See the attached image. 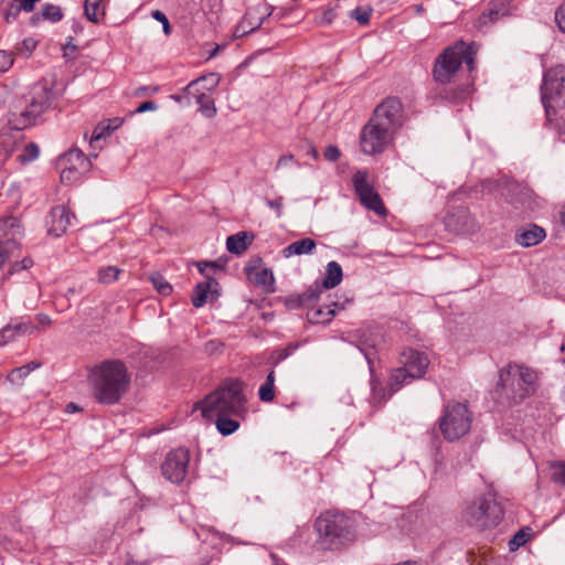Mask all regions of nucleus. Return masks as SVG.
<instances>
[{
	"instance_id": "13",
	"label": "nucleus",
	"mask_w": 565,
	"mask_h": 565,
	"mask_svg": "<svg viewBox=\"0 0 565 565\" xmlns=\"http://www.w3.org/2000/svg\"><path fill=\"white\" fill-rule=\"evenodd\" d=\"M369 172L366 170H359L353 175V185L361 203L369 210L374 211L379 215L385 214L384 204L380 195L374 191L373 186L369 183Z\"/></svg>"
},
{
	"instance_id": "55",
	"label": "nucleus",
	"mask_w": 565,
	"mask_h": 565,
	"mask_svg": "<svg viewBox=\"0 0 565 565\" xmlns=\"http://www.w3.org/2000/svg\"><path fill=\"white\" fill-rule=\"evenodd\" d=\"M335 17V12L332 9H328L322 13L321 21L326 23H331Z\"/></svg>"
},
{
	"instance_id": "29",
	"label": "nucleus",
	"mask_w": 565,
	"mask_h": 565,
	"mask_svg": "<svg viewBox=\"0 0 565 565\" xmlns=\"http://www.w3.org/2000/svg\"><path fill=\"white\" fill-rule=\"evenodd\" d=\"M121 273L117 266H102L97 270V280L103 285H109L118 280Z\"/></svg>"
},
{
	"instance_id": "19",
	"label": "nucleus",
	"mask_w": 565,
	"mask_h": 565,
	"mask_svg": "<svg viewBox=\"0 0 565 565\" xmlns=\"http://www.w3.org/2000/svg\"><path fill=\"white\" fill-rule=\"evenodd\" d=\"M245 270L248 279L254 285L262 287L269 292H273L275 290V278L270 269L263 267L259 263H257L255 265H247Z\"/></svg>"
},
{
	"instance_id": "61",
	"label": "nucleus",
	"mask_w": 565,
	"mask_h": 565,
	"mask_svg": "<svg viewBox=\"0 0 565 565\" xmlns=\"http://www.w3.org/2000/svg\"><path fill=\"white\" fill-rule=\"evenodd\" d=\"M294 349H295V348L290 347V348H286V349L281 350V351H280V353H279V358H278V359H279V360H284V359H286V358L291 353V351H292Z\"/></svg>"
},
{
	"instance_id": "15",
	"label": "nucleus",
	"mask_w": 565,
	"mask_h": 565,
	"mask_svg": "<svg viewBox=\"0 0 565 565\" xmlns=\"http://www.w3.org/2000/svg\"><path fill=\"white\" fill-rule=\"evenodd\" d=\"M445 223L450 231L459 234L472 233L476 230L475 218L465 207L455 209L446 216Z\"/></svg>"
},
{
	"instance_id": "6",
	"label": "nucleus",
	"mask_w": 565,
	"mask_h": 565,
	"mask_svg": "<svg viewBox=\"0 0 565 565\" xmlns=\"http://www.w3.org/2000/svg\"><path fill=\"white\" fill-rule=\"evenodd\" d=\"M501 505L492 495H479L467 504L462 518L470 525L483 530L495 526L502 519Z\"/></svg>"
},
{
	"instance_id": "16",
	"label": "nucleus",
	"mask_w": 565,
	"mask_h": 565,
	"mask_svg": "<svg viewBox=\"0 0 565 565\" xmlns=\"http://www.w3.org/2000/svg\"><path fill=\"white\" fill-rule=\"evenodd\" d=\"M74 217L64 205L53 207L47 216V233L55 237L62 236L71 225V218Z\"/></svg>"
},
{
	"instance_id": "49",
	"label": "nucleus",
	"mask_w": 565,
	"mask_h": 565,
	"mask_svg": "<svg viewBox=\"0 0 565 565\" xmlns=\"http://www.w3.org/2000/svg\"><path fill=\"white\" fill-rule=\"evenodd\" d=\"M29 373H30V364H25L23 366L13 369L10 374V379H11V381H14L15 379L21 380V379L25 377L26 375H29Z\"/></svg>"
},
{
	"instance_id": "39",
	"label": "nucleus",
	"mask_w": 565,
	"mask_h": 565,
	"mask_svg": "<svg viewBox=\"0 0 565 565\" xmlns=\"http://www.w3.org/2000/svg\"><path fill=\"white\" fill-rule=\"evenodd\" d=\"M552 469V479L557 483L565 484V461L554 462Z\"/></svg>"
},
{
	"instance_id": "31",
	"label": "nucleus",
	"mask_w": 565,
	"mask_h": 565,
	"mask_svg": "<svg viewBox=\"0 0 565 565\" xmlns=\"http://www.w3.org/2000/svg\"><path fill=\"white\" fill-rule=\"evenodd\" d=\"M337 309H344V306H339L338 302H332L327 306V310L319 308L310 312V320L315 322H326L329 321L334 315Z\"/></svg>"
},
{
	"instance_id": "33",
	"label": "nucleus",
	"mask_w": 565,
	"mask_h": 565,
	"mask_svg": "<svg viewBox=\"0 0 565 565\" xmlns=\"http://www.w3.org/2000/svg\"><path fill=\"white\" fill-rule=\"evenodd\" d=\"M120 118H115L107 125L100 124L98 125L92 136L90 143L95 141H99L102 138H104L106 135H109L113 130L117 129L121 125Z\"/></svg>"
},
{
	"instance_id": "43",
	"label": "nucleus",
	"mask_w": 565,
	"mask_h": 565,
	"mask_svg": "<svg viewBox=\"0 0 565 565\" xmlns=\"http://www.w3.org/2000/svg\"><path fill=\"white\" fill-rule=\"evenodd\" d=\"M529 537L530 535L527 533H525L523 530H520L510 541V550L513 551L524 545L527 542Z\"/></svg>"
},
{
	"instance_id": "25",
	"label": "nucleus",
	"mask_w": 565,
	"mask_h": 565,
	"mask_svg": "<svg viewBox=\"0 0 565 565\" xmlns=\"http://www.w3.org/2000/svg\"><path fill=\"white\" fill-rule=\"evenodd\" d=\"M343 278L342 267L337 262H330L327 265L326 276L322 281V286L326 289H331L338 286Z\"/></svg>"
},
{
	"instance_id": "32",
	"label": "nucleus",
	"mask_w": 565,
	"mask_h": 565,
	"mask_svg": "<svg viewBox=\"0 0 565 565\" xmlns=\"http://www.w3.org/2000/svg\"><path fill=\"white\" fill-rule=\"evenodd\" d=\"M217 430L226 436L233 434L239 426L238 422L230 416H215L214 419Z\"/></svg>"
},
{
	"instance_id": "27",
	"label": "nucleus",
	"mask_w": 565,
	"mask_h": 565,
	"mask_svg": "<svg viewBox=\"0 0 565 565\" xmlns=\"http://www.w3.org/2000/svg\"><path fill=\"white\" fill-rule=\"evenodd\" d=\"M254 11H255L254 9L247 10L244 18L242 19V21L237 28V31H241L242 34H247L249 32L257 30L263 24L264 20L266 19L265 15L255 17Z\"/></svg>"
},
{
	"instance_id": "58",
	"label": "nucleus",
	"mask_w": 565,
	"mask_h": 565,
	"mask_svg": "<svg viewBox=\"0 0 565 565\" xmlns=\"http://www.w3.org/2000/svg\"><path fill=\"white\" fill-rule=\"evenodd\" d=\"M36 45V42L33 39H25L23 41V46L26 51H32Z\"/></svg>"
},
{
	"instance_id": "47",
	"label": "nucleus",
	"mask_w": 565,
	"mask_h": 565,
	"mask_svg": "<svg viewBox=\"0 0 565 565\" xmlns=\"http://www.w3.org/2000/svg\"><path fill=\"white\" fill-rule=\"evenodd\" d=\"M323 156L326 160L335 162L337 160H339L341 152L337 146L330 145L324 149Z\"/></svg>"
},
{
	"instance_id": "21",
	"label": "nucleus",
	"mask_w": 565,
	"mask_h": 565,
	"mask_svg": "<svg viewBox=\"0 0 565 565\" xmlns=\"http://www.w3.org/2000/svg\"><path fill=\"white\" fill-rule=\"evenodd\" d=\"M217 281L206 275V279L202 282H199L193 291L192 296V305L195 308H201L206 303L207 296L214 291V288L217 286Z\"/></svg>"
},
{
	"instance_id": "24",
	"label": "nucleus",
	"mask_w": 565,
	"mask_h": 565,
	"mask_svg": "<svg viewBox=\"0 0 565 565\" xmlns=\"http://www.w3.org/2000/svg\"><path fill=\"white\" fill-rule=\"evenodd\" d=\"M544 237L545 231L537 225H533L529 230L520 233L516 236V242L521 246L531 247L537 245Z\"/></svg>"
},
{
	"instance_id": "57",
	"label": "nucleus",
	"mask_w": 565,
	"mask_h": 565,
	"mask_svg": "<svg viewBox=\"0 0 565 565\" xmlns=\"http://www.w3.org/2000/svg\"><path fill=\"white\" fill-rule=\"evenodd\" d=\"M158 90H159V88L157 86H154V87L142 86V87L138 88L137 94L138 95H148V94L157 93Z\"/></svg>"
},
{
	"instance_id": "5",
	"label": "nucleus",
	"mask_w": 565,
	"mask_h": 565,
	"mask_svg": "<svg viewBox=\"0 0 565 565\" xmlns=\"http://www.w3.org/2000/svg\"><path fill=\"white\" fill-rule=\"evenodd\" d=\"M478 50L479 45L476 42L456 41L436 57L433 71H459L462 64L468 71H475Z\"/></svg>"
},
{
	"instance_id": "64",
	"label": "nucleus",
	"mask_w": 565,
	"mask_h": 565,
	"mask_svg": "<svg viewBox=\"0 0 565 565\" xmlns=\"http://www.w3.org/2000/svg\"><path fill=\"white\" fill-rule=\"evenodd\" d=\"M309 153L315 158L317 159L318 158V151L316 148L311 147L310 150H309Z\"/></svg>"
},
{
	"instance_id": "9",
	"label": "nucleus",
	"mask_w": 565,
	"mask_h": 565,
	"mask_svg": "<svg viewBox=\"0 0 565 565\" xmlns=\"http://www.w3.org/2000/svg\"><path fill=\"white\" fill-rule=\"evenodd\" d=\"M541 94L546 117L550 120L551 111H555V108L561 106L565 96V73H544Z\"/></svg>"
},
{
	"instance_id": "41",
	"label": "nucleus",
	"mask_w": 565,
	"mask_h": 565,
	"mask_svg": "<svg viewBox=\"0 0 565 565\" xmlns=\"http://www.w3.org/2000/svg\"><path fill=\"white\" fill-rule=\"evenodd\" d=\"M19 334L17 333V330H14L12 324H8V326L3 327L0 330V345H3L6 343H8L9 341H12Z\"/></svg>"
},
{
	"instance_id": "45",
	"label": "nucleus",
	"mask_w": 565,
	"mask_h": 565,
	"mask_svg": "<svg viewBox=\"0 0 565 565\" xmlns=\"http://www.w3.org/2000/svg\"><path fill=\"white\" fill-rule=\"evenodd\" d=\"M39 1L40 0H13V2L18 3L15 7V13L21 12V11H24V12L33 11L36 2H39Z\"/></svg>"
},
{
	"instance_id": "46",
	"label": "nucleus",
	"mask_w": 565,
	"mask_h": 565,
	"mask_svg": "<svg viewBox=\"0 0 565 565\" xmlns=\"http://www.w3.org/2000/svg\"><path fill=\"white\" fill-rule=\"evenodd\" d=\"M555 22L558 29L565 33V1L555 11Z\"/></svg>"
},
{
	"instance_id": "60",
	"label": "nucleus",
	"mask_w": 565,
	"mask_h": 565,
	"mask_svg": "<svg viewBox=\"0 0 565 565\" xmlns=\"http://www.w3.org/2000/svg\"><path fill=\"white\" fill-rule=\"evenodd\" d=\"M19 263L21 264V268H23V269H28V268L32 267V265H33V260L29 257L23 258Z\"/></svg>"
},
{
	"instance_id": "42",
	"label": "nucleus",
	"mask_w": 565,
	"mask_h": 565,
	"mask_svg": "<svg viewBox=\"0 0 565 565\" xmlns=\"http://www.w3.org/2000/svg\"><path fill=\"white\" fill-rule=\"evenodd\" d=\"M151 17L154 20L159 21L160 24H162V29H163L164 34L169 35L171 33V31H172L171 25L169 23L168 18L166 17V14L162 11L153 10L151 12Z\"/></svg>"
},
{
	"instance_id": "11",
	"label": "nucleus",
	"mask_w": 565,
	"mask_h": 565,
	"mask_svg": "<svg viewBox=\"0 0 565 565\" xmlns=\"http://www.w3.org/2000/svg\"><path fill=\"white\" fill-rule=\"evenodd\" d=\"M190 451L184 447L171 450L161 466L162 475L173 483H181L188 473Z\"/></svg>"
},
{
	"instance_id": "10",
	"label": "nucleus",
	"mask_w": 565,
	"mask_h": 565,
	"mask_svg": "<svg viewBox=\"0 0 565 565\" xmlns=\"http://www.w3.org/2000/svg\"><path fill=\"white\" fill-rule=\"evenodd\" d=\"M57 167L61 170V180L72 183L89 170L90 162L82 150L71 149L58 158Z\"/></svg>"
},
{
	"instance_id": "37",
	"label": "nucleus",
	"mask_w": 565,
	"mask_h": 565,
	"mask_svg": "<svg viewBox=\"0 0 565 565\" xmlns=\"http://www.w3.org/2000/svg\"><path fill=\"white\" fill-rule=\"evenodd\" d=\"M373 10L370 7H358L351 11L350 17L361 25L369 23Z\"/></svg>"
},
{
	"instance_id": "26",
	"label": "nucleus",
	"mask_w": 565,
	"mask_h": 565,
	"mask_svg": "<svg viewBox=\"0 0 565 565\" xmlns=\"http://www.w3.org/2000/svg\"><path fill=\"white\" fill-rule=\"evenodd\" d=\"M250 244L246 232H239L231 235L226 239V248L230 253L239 255L245 252Z\"/></svg>"
},
{
	"instance_id": "44",
	"label": "nucleus",
	"mask_w": 565,
	"mask_h": 565,
	"mask_svg": "<svg viewBox=\"0 0 565 565\" xmlns=\"http://www.w3.org/2000/svg\"><path fill=\"white\" fill-rule=\"evenodd\" d=\"M12 53L0 51V71H9L13 66Z\"/></svg>"
},
{
	"instance_id": "7",
	"label": "nucleus",
	"mask_w": 565,
	"mask_h": 565,
	"mask_svg": "<svg viewBox=\"0 0 565 565\" xmlns=\"http://www.w3.org/2000/svg\"><path fill=\"white\" fill-rule=\"evenodd\" d=\"M472 414L467 404L449 402L445 405L439 418V429L448 441L463 437L471 428Z\"/></svg>"
},
{
	"instance_id": "62",
	"label": "nucleus",
	"mask_w": 565,
	"mask_h": 565,
	"mask_svg": "<svg viewBox=\"0 0 565 565\" xmlns=\"http://www.w3.org/2000/svg\"><path fill=\"white\" fill-rule=\"evenodd\" d=\"M23 268H21V264L19 262H15L14 264H12L10 270H9V274L12 275L14 273H18L20 270H22Z\"/></svg>"
},
{
	"instance_id": "50",
	"label": "nucleus",
	"mask_w": 565,
	"mask_h": 565,
	"mask_svg": "<svg viewBox=\"0 0 565 565\" xmlns=\"http://www.w3.org/2000/svg\"><path fill=\"white\" fill-rule=\"evenodd\" d=\"M6 1L10 4V9L4 13V19L7 22H10L11 20H15L20 12L15 13L17 2H13V0Z\"/></svg>"
},
{
	"instance_id": "3",
	"label": "nucleus",
	"mask_w": 565,
	"mask_h": 565,
	"mask_svg": "<svg viewBox=\"0 0 565 565\" xmlns=\"http://www.w3.org/2000/svg\"><path fill=\"white\" fill-rule=\"evenodd\" d=\"M317 544L321 550L339 551L356 540V522L339 511H324L315 522Z\"/></svg>"
},
{
	"instance_id": "22",
	"label": "nucleus",
	"mask_w": 565,
	"mask_h": 565,
	"mask_svg": "<svg viewBox=\"0 0 565 565\" xmlns=\"http://www.w3.org/2000/svg\"><path fill=\"white\" fill-rule=\"evenodd\" d=\"M21 236V224L17 217L8 216L0 221V241L14 239L19 242Z\"/></svg>"
},
{
	"instance_id": "40",
	"label": "nucleus",
	"mask_w": 565,
	"mask_h": 565,
	"mask_svg": "<svg viewBox=\"0 0 565 565\" xmlns=\"http://www.w3.org/2000/svg\"><path fill=\"white\" fill-rule=\"evenodd\" d=\"M12 326L19 335L31 334L39 330V327H36L31 320L21 321Z\"/></svg>"
},
{
	"instance_id": "28",
	"label": "nucleus",
	"mask_w": 565,
	"mask_h": 565,
	"mask_svg": "<svg viewBox=\"0 0 565 565\" xmlns=\"http://www.w3.org/2000/svg\"><path fill=\"white\" fill-rule=\"evenodd\" d=\"M275 381L276 375L274 371H270L258 390V397L262 402L269 403L275 398Z\"/></svg>"
},
{
	"instance_id": "14",
	"label": "nucleus",
	"mask_w": 565,
	"mask_h": 565,
	"mask_svg": "<svg viewBox=\"0 0 565 565\" xmlns=\"http://www.w3.org/2000/svg\"><path fill=\"white\" fill-rule=\"evenodd\" d=\"M402 367L408 373L409 381L422 379L429 365L428 358L417 350L406 349L401 354Z\"/></svg>"
},
{
	"instance_id": "38",
	"label": "nucleus",
	"mask_w": 565,
	"mask_h": 565,
	"mask_svg": "<svg viewBox=\"0 0 565 565\" xmlns=\"http://www.w3.org/2000/svg\"><path fill=\"white\" fill-rule=\"evenodd\" d=\"M39 153H40V149H39L38 145L31 142L24 147L22 153L19 154L18 159L23 163L31 162L39 157Z\"/></svg>"
},
{
	"instance_id": "12",
	"label": "nucleus",
	"mask_w": 565,
	"mask_h": 565,
	"mask_svg": "<svg viewBox=\"0 0 565 565\" xmlns=\"http://www.w3.org/2000/svg\"><path fill=\"white\" fill-rule=\"evenodd\" d=\"M370 118L397 132L403 126V104L396 97H386L375 107Z\"/></svg>"
},
{
	"instance_id": "34",
	"label": "nucleus",
	"mask_w": 565,
	"mask_h": 565,
	"mask_svg": "<svg viewBox=\"0 0 565 565\" xmlns=\"http://www.w3.org/2000/svg\"><path fill=\"white\" fill-rule=\"evenodd\" d=\"M408 373L401 366L393 371L390 376V387L396 392L402 385L409 383Z\"/></svg>"
},
{
	"instance_id": "54",
	"label": "nucleus",
	"mask_w": 565,
	"mask_h": 565,
	"mask_svg": "<svg viewBox=\"0 0 565 565\" xmlns=\"http://www.w3.org/2000/svg\"><path fill=\"white\" fill-rule=\"evenodd\" d=\"M284 200L282 198H277L275 200H268L267 205L271 209H274L277 212V215H281V209H282Z\"/></svg>"
},
{
	"instance_id": "53",
	"label": "nucleus",
	"mask_w": 565,
	"mask_h": 565,
	"mask_svg": "<svg viewBox=\"0 0 565 565\" xmlns=\"http://www.w3.org/2000/svg\"><path fill=\"white\" fill-rule=\"evenodd\" d=\"M77 50V46L73 43V39L70 38V40L66 42V44L63 46V56L65 58H70L72 54Z\"/></svg>"
},
{
	"instance_id": "36",
	"label": "nucleus",
	"mask_w": 565,
	"mask_h": 565,
	"mask_svg": "<svg viewBox=\"0 0 565 565\" xmlns=\"http://www.w3.org/2000/svg\"><path fill=\"white\" fill-rule=\"evenodd\" d=\"M41 15L44 20L58 22L63 18L62 10L58 6L46 3L42 7Z\"/></svg>"
},
{
	"instance_id": "18",
	"label": "nucleus",
	"mask_w": 565,
	"mask_h": 565,
	"mask_svg": "<svg viewBox=\"0 0 565 565\" xmlns=\"http://www.w3.org/2000/svg\"><path fill=\"white\" fill-rule=\"evenodd\" d=\"M508 15H510L509 0H491L479 17L478 24L479 26L488 25Z\"/></svg>"
},
{
	"instance_id": "4",
	"label": "nucleus",
	"mask_w": 565,
	"mask_h": 565,
	"mask_svg": "<svg viewBox=\"0 0 565 565\" xmlns=\"http://www.w3.org/2000/svg\"><path fill=\"white\" fill-rule=\"evenodd\" d=\"M202 416L213 420L215 416H241L245 412L242 383L231 381L198 403Z\"/></svg>"
},
{
	"instance_id": "17",
	"label": "nucleus",
	"mask_w": 565,
	"mask_h": 565,
	"mask_svg": "<svg viewBox=\"0 0 565 565\" xmlns=\"http://www.w3.org/2000/svg\"><path fill=\"white\" fill-rule=\"evenodd\" d=\"M512 376L513 382L516 381L519 385L523 384L525 386H531L535 380L536 375L533 371L523 366H514L510 367L509 371H502L500 374V383L503 387L508 386L509 379ZM529 394V388L523 387L522 393L519 394L521 398Z\"/></svg>"
},
{
	"instance_id": "30",
	"label": "nucleus",
	"mask_w": 565,
	"mask_h": 565,
	"mask_svg": "<svg viewBox=\"0 0 565 565\" xmlns=\"http://www.w3.org/2000/svg\"><path fill=\"white\" fill-rule=\"evenodd\" d=\"M84 12L86 18L97 23L104 17V10L102 8V0H85Z\"/></svg>"
},
{
	"instance_id": "48",
	"label": "nucleus",
	"mask_w": 565,
	"mask_h": 565,
	"mask_svg": "<svg viewBox=\"0 0 565 565\" xmlns=\"http://www.w3.org/2000/svg\"><path fill=\"white\" fill-rule=\"evenodd\" d=\"M437 83L443 85H450L455 83L456 73H434Z\"/></svg>"
},
{
	"instance_id": "8",
	"label": "nucleus",
	"mask_w": 565,
	"mask_h": 565,
	"mask_svg": "<svg viewBox=\"0 0 565 565\" xmlns=\"http://www.w3.org/2000/svg\"><path fill=\"white\" fill-rule=\"evenodd\" d=\"M395 135L385 125L370 118L360 132L361 151L369 156L382 153L393 142Z\"/></svg>"
},
{
	"instance_id": "51",
	"label": "nucleus",
	"mask_w": 565,
	"mask_h": 565,
	"mask_svg": "<svg viewBox=\"0 0 565 565\" xmlns=\"http://www.w3.org/2000/svg\"><path fill=\"white\" fill-rule=\"evenodd\" d=\"M157 109V104L152 100H147L141 103L135 110L137 114H141L145 111H152Z\"/></svg>"
},
{
	"instance_id": "35",
	"label": "nucleus",
	"mask_w": 565,
	"mask_h": 565,
	"mask_svg": "<svg viewBox=\"0 0 565 565\" xmlns=\"http://www.w3.org/2000/svg\"><path fill=\"white\" fill-rule=\"evenodd\" d=\"M150 281L160 295L168 296L172 292V286L164 279L162 275L157 273L152 274L150 276Z\"/></svg>"
},
{
	"instance_id": "20",
	"label": "nucleus",
	"mask_w": 565,
	"mask_h": 565,
	"mask_svg": "<svg viewBox=\"0 0 565 565\" xmlns=\"http://www.w3.org/2000/svg\"><path fill=\"white\" fill-rule=\"evenodd\" d=\"M220 73H203L199 78L191 81L186 86L188 94L195 97L205 96L206 92H212L220 83Z\"/></svg>"
},
{
	"instance_id": "59",
	"label": "nucleus",
	"mask_w": 565,
	"mask_h": 565,
	"mask_svg": "<svg viewBox=\"0 0 565 565\" xmlns=\"http://www.w3.org/2000/svg\"><path fill=\"white\" fill-rule=\"evenodd\" d=\"M199 270L201 274L205 275V268H215V264L214 263H204V264H199Z\"/></svg>"
},
{
	"instance_id": "56",
	"label": "nucleus",
	"mask_w": 565,
	"mask_h": 565,
	"mask_svg": "<svg viewBox=\"0 0 565 565\" xmlns=\"http://www.w3.org/2000/svg\"><path fill=\"white\" fill-rule=\"evenodd\" d=\"M294 160V156H281L277 161V169L288 166Z\"/></svg>"
},
{
	"instance_id": "63",
	"label": "nucleus",
	"mask_w": 565,
	"mask_h": 565,
	"mask_svg": "<svg viewBox=\"0 0 565 565\" xmlns=\"http://www.w3.org/2000/svg\"><path fill=\"white\" fill-rule=\"evenodd\" d=\"M221 345H222V344H221L220 342H217V341H210V342L207 343V350H209V351H215V350H217V348H218V347H221Z\"/></svg>"
},
{
	"instance_id": "1",
	"label": "nucleus",
	"mask_w": 565,
	"mask_h": 565,
	"mask_svg": "<svg viewBox=\"0 0 565 565\" xmlns=\"http://www.w3.org/2000/svg\"><path fill=\"white\" fill-rule=\"evenodd\" d=\"M87 381L98 403L114 405L128 392L130 375L122 361L105 360L88 371Z\"/></svg>"
},
{
	"instance_id": "2",
	"label": "nucleus",
	"mask_w": 565,
	"mask_h": 565,
	"mask_svg": "<svg viewBox=\"0 0 565 565\" xmlns=\"http://www.w3.org/2000/svg\"><path fill=\"white\" fill-rule=\"evenodd\" d=\"M64 89L63 83H58L55 73H50L40 83L33 85L31 89L20 100L11 107V117L14 119L17 129H24L33 124Z\"/></svg>"
},
{
	"instance_id": "23",
	"label": "nucleus",
	"mask_w": 565,
	"mask_h": 565,
	"mask_svg": "<svg viewBox=\"0 0 565 565\" xmlns=\"http://www.w3.org/2000/svg\"><path fill=\"white\" fill-rule=\"evenodd\" d=\"M316 248V242L311 238H302V239H299V241H296L291 244H289L288 246H286L284 249H282V255L284 257L288 258L292 255H306V254H311L313 252V249Z\"/></svg>"
},
{
	"instance_id": "52",
	"label": "nucleus",
	"mask_w": 565,
	"mask_h": 565,
	"mask_svg": "<svg viewBox=\"0 0 565 565\" xmlns=\"http://www.w3.org/2000/svg\"><path fill=\"white\" fill-rule=\"evenodd\" d=\"M35 320L38 321V324H35V326L39 327V329L47 328L52 324V319L50 318V316H47L45 313L36 315Z\"/></svg>"
}]
</instances>
